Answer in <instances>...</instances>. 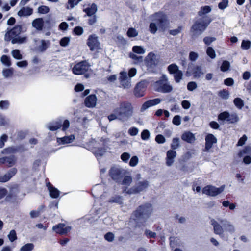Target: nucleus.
I'll list each match as a JSON object with an SVG mask.
<instances>
[{"label": "nucleus", "instance_id": "nucleus-43", "mask_svg": "<svg viewBox=\"0 0 251 251\" xmlns=\"http://www.w3.org/2000/svg\"><path fill=\"white\" fill-rule=\"evenodd\" d=\"M1 61L3 64L8 67L10 66L11 64L10 58L6 55L2 56L1 58Z\"/></svg>", "mask_w": 251, "mask_h": 251}, {"label": "nucleus", "instance_id": "nucleus-45", "mask_svg": "<svg viewBox=\"0 0 251 251\" xmlns=\"http://www.w3.org/2000/svg\"><path fill=\"white\" fill-rule=\"evenodd\" d=\"M219 96L223 99L227 100L229 98V93L227 90L223 89L219 92Z\"/></svg>", "mask_w": 251, "mask_h": 251}, {"label": "nucleus", "instance_id": "nucleus-4", "mask_svg": "<svg viewBox=\"0 0 251 251\" xmlns=\"http://www.w3.org/2000/svg\"><path fill=\"white\" fill-rule=\"evenodd\" d=\"M151 22L150 24V31L152 34H155L158 28L165 30L167 24V17L162 12H156L151 16Z\"/></svg>", "mask_w": 251, "mask_h": 251}, {"label": "nucleus", "instance_id": "nucleus-19", "mask_svg": "<svg viewBox=\"0 0 251 251\" xmlns=\"http://www.w3.org/2000/svg\"><path fill=\"white\" fill-rule=\"evenodd\" d=\"M176 152L173 150H170L167 152L166 164L168 166H171L174 162V159L176 156Z\"/></svg>", "mask_w": 251, "mask_h": 251}, {"label": "nucleus", "instance_id": "nucleus-1", "mask_svg": "<svg viewBox=\"0 0 251 251\" xmlns=\"http://www.w3.org/2000/svg\"><path fill=\"white\" fill-rule=\"evenodd\" d=\"M134 108L131 103L128 101H122L118 104V106L113 110V113L108 116L110 121L117 119L125 122L133 116Z\"/></svg>", "mask_w": 251, "mask_h": 251}, {"label": "nucleus", "instance_id": "nucleus-10", "mask_svg": "<svg viewBox=\"0 0 251 251\" xmlns=\"http://www.w3.org/2000/svg\"><path fill=\"white\" fill-rule=\"evenodd\" d=\"M225 187V185H222L219 188H217L212 185H207L202 189V193L210 196L214 197L223 192Z\"/></svg>", "mask_w": 251, "mask_h": 251}, {"label": "nucleus", "instance_id": "nucleus-8", "mask_svg": "<svg viewBox=\"0 0 251 251\" xmlns=\"http://www.w3.org/2000/svg\"><path fill=\"white\" fill-rule=\"evenodd\" d=\"M72 70L73 73L75 75H80L84 74L91 70V65L86 60L82 61L76 64Z\"/></svg>", "mask_w": 251, "mask_h": 251}, {"label": "nucleus", "instance_id": "nucleus-24", "mask_svg": "<svg viewBox=\"0 0 251 251\" xmlns=\"http://www.w3.org/2000/svg\"><path fill=\"white\" fill-rule=\"evenodd\" d=\"M33 13L32 8L29 7H23L18 12L20 17L29 16Z\"/></svg>", "mask_w": 251, "mask_h": 251}, {"label": "nucleus", "instance_id": "nucleus-32", "mask_svg": "<svg viewBox=\"0 0 251 251\" xmlns=\"http://www.w3.org/2000/svg\"><path fill=\"white\" fill-rule=\"evenodd\" d=\"M124 176V178L121 180V182L119 183V184L126 185V188H127L131 184L133 181L132 178L129 176Z\"/></svg>", "mask_w": 251, "mask_h": 251}, {"label": "nucleus", "instance_id": "nucleus-17", "mask_svg": "<svg viewBox=\"0 0 251 251\" xmlns=\"http://www.w3.org/2000/svg\"><path fill=\"white\" fill-rule=\"evenodd\" d=\"M53 230L60 234H65L70 232L71 227L66 226L64 224H59L52 228Z\"/></svg>", "mask_w": 251, "mask_h": 251}, {"label": "nucleus", "instance_id": "nucleus-7", "mask_svg": "<svg viewBox=\"0 0 251 251\" xmlns=\"http://www.w3.org/2000/svg\"><path fill=\"white\" fill-rule=\"evenodd\" d=\"M125 174V171L119 166L112 167L109 171V175L113 180L120 183Z\"/></svg>", "mask_w": 251, "mask_h": 251}, {"label": "nucleus", "instance_id": "nucleus-6", "mask_svg": "<svg viewBox=\"0 0 251 251\" xmlns=\"http://www.w3.org/2000/svg\"><path fill=\"white\" fill-rule=\"evenodd\" d=\"M211 22L212 19L209 17L196 21L190 29L192 37L196 38L201 35Z\"/></svg>", "mask_w": 251, "mask_h": 251}, {"label": "nucleus", "instance_id": "nucleus-14", "mask_svg": "<svg viewBox=\"0 0 251 251\" xmlns=\"http://www.w3.org/2000/svg\"><path fill=\"white\" fill-rule=\"evenodd\" d=\"M205 146L203 150L204 151L210 152V150L213 147V144L217 142V138L212 134H208L205 136Z\"/></svg>", "mask_w": 251, "mask_h": 251}, {"label": "nucleus", "instance_id": "nucleus-56", "mask_svg": "<svg viewBox=\"0 0 251 251\" xmlns=\"http://www.w3.org/2000/svg\"><path fill=\"white\" fill-rule=\"evenodd\" d=\"M38 10L39 13L45 14L48 13L49 12L50 9L48 6H41L38 7Z\"/></svg>", "mask_w": 251, "mask_h": 251}, {"label": "nucleus", "instance_id": "nucleus-55", "mask_svg": "<svg viewBox=\"0 0 251 251\" xmlns=\"http://www.w3.org/2000/svg\"><path fill=\"white\" fill-rule=\"evenodd\" d=\"M8 237L11 242H13L16 240L17 237L15 231L14 230H11L8 235Z\"/></svg>", "mask_w": 251, "mask_h": 251}, {"label": "nucleus", "instance_id": "nucleus-61", "mask_svg": "<svg viewBox=\"0 0 251 251\" xmlns=\"http://www.w3.org/2000/svg\"><path fill=\"white\" fill-rule=\"evenodd\" d=\"M216 40L215 37H205L203 39V42L206 45H210L212 42Z\"/></svg>", "mask_w": 251, "mask_h": 251}, {"label": "nucleus", "instance_id": "nucleus-52", "mask_svg": "<svg viewBox=\"0 0 251 251\" xmlns=\"http://www.w3.org/2000/svg\"><path fill=\"white\" fill-rule=\"evenodd\" d=\"M10 105L8 100H1L0 101V108L2 110L7 109Z\"/></svg>", "mask_w": 251, "mask_h": 251}, {"label": "nucleus", "instance_id": "nucleus-31", "mask_svg": "<svg viewBox=\"0 0 251 251\" xmlns=\"http://www.w3.org/2000/svg\"><path fill=\"white\" fill-rule=\"evenodd\" d=\"M41 44L37 48V50L41 52H44L48 48L50 45V41L48 40H42Z\"/></svg>", "mask_w": 251, "mask_h": 251}, {"label": "nucleus", "instance_id": "nucleus-58", "mask_svg": "<svg viewBox=\"0 0 251 251\" xmlns=\"http://www.w3.org/2000/svg\"><path fill=\"white\" fill-rule=\"evenodd\" d=\"M197 87V84L196 82L194 81H191L188 83L187 89L189 91H193L196 89Z\"/></svg>", "mask_w": 251, "mask_h": 251}, {"label": "nucleus", "instance_id": "nucleus-26", "mask_svg": "<svg viewBox=\"0 0 251 251\" xmlns=\"http://www.w3.org/2000/svg\"><path fill=\"white\" fill-rule=\"evenodd\" d=\"M97 6L95 3H92L90 7L83 9V11L85 12L87 14V15L89 17L95 15V14L97 12Z\"/></svg>", "mask_w": 251, "mask_h": 251}, {"label": "nucleus", "instance_id": "nucleus-57", "mask_svg": "<svg viewBox=\"0 0 251 251\" xmlns=\"http://www.w3.org/2000/svg\"><path fill=\"white\" fill-rule=\"evenodd\" d=\"M228 4V0H222V1L219 3L218 7L219 9L221 10H224L227 7Z\"/></svg>", "mask_w": 251, "mask_h": 251}, {"label": "nucleus", "instance_id": "nucleus-25", "mask_svg": "<svg viewBox=\"0 0 251 251\" xmlns=\"http://www.w3.org/2000/svg\"><path fill=\"white\" fill-rule=\"evenodd\" d=\"M75 139L74 135L64 136L62 138H58L57 141L59 144H65L72 143Z\"/></svg>", "mask_w": 251, "mask_h": 251}, {"label": "nucleus", "instance_id": "nucleus-42", "mask_svg": "<svg viewBox=\"0 0 251 251\" xmlns=\"http://www.w3.org/2000/svg\"><path fill=\"white\" fill-rule=\"evenodd\" d=\"M82 0H68V4L69 6H67V9H72Z\"/></svg>", "mask_w": 251, "mask_h": 251}, {"label": "nucleus", "instance_id": "nucleus-49", "mask_svg": "<svg viewBox=\"0 0 251 251\" xmlns=\"http://www.w3.org/2000/svg\"><path fill=\"white\" fill-rule=\"evenodd\" d=\"M12 55L16 59H21L22 58V55L20 53L19 50L15 49L12 51Z\"/></svg>", "mask_w": 251, "mask_h": 251}, {"label": "nucleus", "instance_id": "nucleus-2", "mask_svg": "<svg viewBox=\"0 0 251 251\" xmlns=\"http://www.w3.org/2000/svg\"><path fill=\"white\" fill-rule=\"evenodd\" d=\"M153 212V207L149 202L144 203L137 207L131 216V220L134 221L135 226H143Z\"/></svg>", "mask_w": 251, "mask_h": 251}, {"label": "nucleus", "instance_id": "nucleus-27", "mask_svg": "<svg viewBox=\"0 0 251 251\" xmlns=\"http://www.w3.org/2000/svg\"><path fill=\"white\" fill-rule=\"evenodd\" d=\"M181 138L183 140L189 143H193L196 139L194 135L190 132H186L182 135Z\"/></svg>", "mask_w": 251, "mask_h": 251}, {"label": "nucleus", "instance_id": "nucleus-59", "mask_svg": "<svg viewBox=\"0 0 251 251\" xmlns=\"http://www.w3.org/2000/svg\"><path fill=\"white\" fill-rule=\"evenodd\" d=\"M70 38L67 37H65L62 38L60 41V44L62 47L67 46L70 42Z\"/></svg>", "mask_w": 251, "mask_h": 251}, {"label": "nucleus", "instance_id": "nucleus-63", "mask_svg": "<svg viewBox=\"0 0 251 251\" xmlns=\"http://www.w3.org/2000/svg\"><path fill=\"white\" fill-rule=\"evenodd\" d=\"M117 43L120 45H125L126 44V40L122 36L119 35L117 37Z\"/></svg>", "mask_w": 251, "mask_h": 251}, {"label": "nucleus", "instance_id": "nucleus-48", "mask_svg": "<svg viewBox=\"0 0 251 251\" xmlns=\"http://www.w3.org/2000/svg\"><path fill=\"white\" fill-rule=\"evenodd\" d=\"M206 53L212 59H214L216 57L215 50L211 47H209L207 48L206 50Z\"/></svg>", "mask_w": 251, "mask_h": 251}, {"label": "nucleus", "instance_id": "nucleus-34", "mask_svg": "<svg viewBox=\"0 0 251 251\" xmlns=\"http://www.w3.org/2000/svg\"><path fill=\"white\" fill-rule=\"evenodd\" d=\"M168 70L171 74H175L178 71V67L175 64H172L168 66Z\"/></svg>", "mask_w": 251, "mask_h": 251}, {"label": "nucleus", "instance_id": "nucleus-60", "mask_svg": "<svg viewBox=\"0 0 251 251\" xmlns=\"http://www.w3.org/2000/svg\"><path fill=\"white\" fill-rule=\"evenodd\" d=\"M138 163V158L136 156H133L130 161H129V165L131 167H134L137 165Z\"/></svg>", "mask_w": 251, "mask_h": 251}, {"label": "nucleus", "instance_id": "nucleus-41", "mask_svg": "<svg viewBox=\"0 0 251 251\" xmlns=\"http://www.w3.org/2000/svg\"><path fill=\"white\" fill-rule=\"evenodd\" d=\"M138 35V31L134 28H129L127 32V35L130 37H135Z\"/></svg>", "mask_w": 251, "mask_h": 251}, {"label": "nucleus", "instance_id": "nucleus-9", "mask_svg": "<svg viewBox=\"0 0 251 251\" xmlns=\"http://www.w3.org/2000/svg\"><path fill=\"white\" fill-rule=\"evenodd\" d=\"M146 65L148 69H153L159 63V59L157 55L150 52L145 59Z\"/></svg>", "mask_w": 251, "mask_h": 251}, {"label": "nucleus", "instance_id": "nucleus-39", "mask_svg": "<svg viewBox=\"0 0 251 251\" xmlns=\"http://www.w3.org/2000/svg\"><path fill=\"white\" fill-rule=\"evenodd\" d=\"M211 11V8L209 6H205L201 8V10L198 12V14L199 16H202L209 13Z\"/></svg>", "mask_w": 251, "mask_h": 251}, {"label": "nucleus", "instance_id": "nucleus-46", "mask_svg": "<svg viewBox=\"0 0 251 251\" xmlns=\"http://www.w3.org/2000/svg\"><path fill=\"white\" fill-rule=\"evenodd\" d=\"M3 153L4 154H11V153H16V147L15 146H12L3 150L2 151Z\"/></svg>", "mask_w": 251, "mask_h": 251}, {"label": "nucleus", "instance_id": "nucleus-64", "mask_svg": "<svg viewBox=\"0 0 251 251\" xmlns=\"http://www.w3.org/2000/svg\"><path fill=\"white\" fill-rule=\"evenodd\" d=\"M70 122L68 120H65L63 123H62V130L65 131L70 126Z\"/></svg>", "mask_w": 251, "mask_h": 251}, {"label": "nucleus", "instance_id": "nucleus-11", "mask_svg": "<svg viewBox=\"0 0 251 251\" xmlns=\"http://www.w3.org/2000/svg\"><path fill=\"white\" fill-rule=\"evenodd\" d=\"M218 120L221 121L226 120L229 123L233 124L239 121V117L236 113L230 114L227 111H224L218 115Z\"/></svg>", "mask_w": 251, "mask_h": 251}, {"label": "nucleus", "instance_id": "nucleus-3", "mask_svg": "<svg viewBox=\"0 0 251 251\" xmlns=\"http://www.w3.org/2000/svg\"><path fill=\"white\" fill-rule=\"evenodd\" d=\"M210 224L213 226L214 233L221 237L223 236L224 231L232 234L235 231L234 225L226 219L218 218V221L212 219Z\"/></svg>", "mask_w": 251, "mask_h": 251}, {"label": "nucleus", "instance_id": "nucleus-22", "mask_svg": "<svg viewBox=\"0 0 251 251\" xmlns=\"http://www.w3.org/2000/svg\"><path fill=\"white\" fill-rule=\"evenodd\" d=\"M97 101V97L95 95H91L85 100V104L87 107H93L95 106Z\"/></svg>", "mask_w": 251, "mask_h": 251}, {"label": "nucleus", "instance_id": "nucleus-20", "mask_svg": "<svg viewBox=\"0 0 251 251\" xmlns=\"http://www.w3.org/2000/svg\"><path fill=\"white\" fill-rule=\"evenodd\" d=\"M161 101V100L159 98H156L148 100L144 103V104L142 105L141 108V111H144L151 106H154L160 103Z\"/></svg>", "mask_w": 251, "mask_h": 251}, {"label": "nucleus", "instance_id": "nucleus-51", "mask_svg": "<svg viewBox=\"0 0 251 251\" xmlns=\"http://www.w3.org/2000/svg\"><path fill=\"white\" fill-rule=\"evenodd\" d=\"M115 238L114 234L111 232H109L105 234L104 238L108 242H111L113 241Z\"/></svg>", "mask_w": 251, "mask_h": 251}, {"label": "nucleus", "instance_id": "nucleus-37", "mask_svg": "<svg viewBox=\"0 0 251 251\" xmlns=\"http://www.w3.org/2000/svg\"><path fill=\"white\" fill-rule=\"evenodd\" d=\"M2 75L4 78H7L11 77L13 75V69H6L2 71Z\"/></svg>", "mask_w": 251, "mask_h": 251}, {"label": "nucleus", "instance_id": "nucleus-18", "mask_svg": "<svg viewBox=\"0 0 251 251\" xmlns=\"http://www.w3.org/2000/svg\"><path fill=\"white\" fill-rule=\"evenodd\" d=\"M22 27L21 25H16L12 29L8 30L5 34V37L8 35L11 39L19 36L22 32Z\"/></svg>", "mask_w": 251, "mask_h": 251}, {"label": "nucleus", "instance_id": "nucleus-16", "mask_svg": "<svg viewBox=\"0 0 251 251\" xmlns=\"http://www.w3.org/2000/svg\"><path fill=\"white\" fill-rule=\"evenodd\" d=\"M120 84L124 89H129L131 87V80L127 76V74L126 72L120 73Z\"/></svg>", "mask_w": 251, "mask_h": 251}, {"label": "nucleus", "instance_id": "nucleus-15", "mask_svg": "<svg viewBox=\"0 0 251 251\" xmlns=\"http://www.w3.org/2000/svg\"><path fill=\"white\" fill-rule=\"evenodd\" d=\"M91 51L100 48V42L98 40V37L95 34L89 36L87 43Z\"/></svg>", "mask_w": 251, "mask_h": 251}, {"label": "nucleus", "instance_id": "nucleus-30", "mask_svg": "<svg viewBox=\"0 0 251 251\" xmlns=\"http://www.w3.org/2000/svg\"><path fill=\"white\" fill-rule=\"evenodd\" d=\"M27 42V37L26 36H17L12 39H11V43L13 44H22L23 43H25Z\"/></svg>", "mask_w": 251, "mask_h": 251}, {"label": "nucleus", "instance_id": "nucleus-35", "mask_svg": "<svg viewBox=\"0 0 251 251\" xmlns=\"http://www.w3.org/2000/svg\"><path fill=\"white\" fill-rule=\"evenodd\" d=\"M34 245L32 243H27L23 246L20 251H31L33 250Z\"/></svg>", "mask_w": 251, "mask_h": 251}, {"label": "nucleus", "instance_id": "nucleus-5", "mask_svg": "<svg viewBox=\"0 0 251 251\" xmlns=\"http://www.w3.org/2000/svg\"><path fill=\"white\" fill-rule=\"evenodd\" d=\"M150 187V182L142 178L140 174H137L134 178V185L128 189L126 193L128 194H137L145 192Z\"/></svg>", "mask_w": 251, "mask_h": 251}, {"label": "nucleus", "instance_id": "nucleus-44", "mask_svg": "<svg viewBox=\"0 0 251 251\" xmlns=\"http://www.w3.org/2000/svg\"><path fill=\"white\" fill-rule=\"evenodd\" d=\"M16 161V158L14 156H11L10 157H6V162L8 163L9 167L13 166Z\"/></svg>", "mask_w": 251, "mask_h": 251}, {"label": "nucleus", "instance_id": "nucleus-40", "mask_svg": "<svg viewBox=\"0 0 251 251\" xmlns=\"http://www.w3.org/2000/svg\"><path fill=\"white\" fill-rule=\"evenodd\" d=\"M180 140L178 138H173L172 143L171 145V148L174 150L177 149L180 146Z\"/></svg>", "mask_w": 251, "mask_h": 251}, {"label": "nucleus", "instance_id": "nucleus-53", "mask_svg": "<svg viewBox=\"0 0 251 251\" xmlns=\"http://www.w3.org/2000/svg\"><path fill=\"white\" fill-rule=\"evenodd\" d=\"M251 42L248 40H243L241 44V48L244 50H248L250 48Z\"/></svg>", "mask_w": 251, "mask_h": 251}, {"label": "nucleus", "instance_id": "nucleus-62", "mask_svg": "<svg viewBox=\"0 0 251 251\" xmlns=\"http://www.w3.org/2000/svg\"><path fill=\"white\" fill-rule=\"evenodd\" d=\"M155 141L159 144H163L165 142V138L161 134L157 135L155 137Z\"/></svg>", "mask_w": 251, "mask_h": 251}, {"label": "nucleus", "instance_id": "nucleus-21", "mask_svg": "<svg viewBox=\"0 0 251 251\" xmlns=\"http://www.w3.org/2000/svg\"><path fill=\"white\" fill-rule=\"evenodd\" d=\"M62 126V120L59 119L48 124L47 127L50 131H56L61 128Z\"/></svg>", "mask_w": 251, "mask_h": 251}, {"label": "nucleus", "instance_id": "nucleus-23", "mask_svg": "<svg viewBox=\"0 0 251 251\" xmlns=\"http://www.w3.org/2000/svg\"><path fill=\"white\" fill-rule=\"evenodd\" d=\"M48 190L49 191L50 196L52 198H57L59 197L60 191L51 184L49 182L47 184Z\"/></svg>", "mask_w": 251, "mask_h": 251}, {"label": "nucleus", "instance_id": "nucleus-12", "mask_svg": "<svg viewBox=\"0 0 251 251\" xmlns=\"http://www.w3.org/2000/svg\"><path fill=\"white\" fill-rule=\"evenodd\" d=\"M192 73L195 78L198 79L200 78L204 74L201 67L195 66L193 63H189L186 75Z\"/></svg>", "mask_w": 251, "mask_h": 251}, {"label": "nucleus", "instance_id": "nucleus-33", "mask_svg": "<svg viewBox=\"0 0 251 251\" xmlns=\"http://www.w3.org/2000/svg\"><path fill=\"white\" fill-rule=\"evenodd\" d=\"M123 198L120 196H115L111 197L109 200V202L110 203H117L119 204H122L123 203Z\"/></svg>", "mask_w": 251, "mask_h": 251}, {"label": "nucleus", "instance_id": "nucleus-38", "mask_svg": "<svg viewBox=\"0 0 251 251\" xmlns=\"http://www.w3.org/2000/svg\"><path fill=\"white\" fill-rule=\"evenodd\" d=\"M132 51L133 52L142 54L145 53V50L141 46H134L132 48Z\"/></svg>", "mask_w": 251, "mask_h": 251}, {"label": "nucleus", "instance_id": "nucleus-50", "mask_svg": "<svg viewBox=\"0 0 251 251\" xmlns=\"http://www.w3.org/2000/svg\"><path fill=\"white\" fill-rule=\"evenodd\" d=\"M230 67V63L227 61H224L220 67L221 70L223 72H226L228 70Z\"/></svg>", "mask_w": 251, "mask_h": 251}, {"label": "nucleus", "instance_id": "nucleus-54", "mask_svg": "<svg viewBox=\"0 0 251 251\" xmlns=\"http://www.w3.org/2000/svg\"><path fill=\"white\" fill-rule=\"evenodd\" d=\"M141 138L143 140H147L149 139L150 136V133L148 130H144L141 133Z\"/></svg>", "mask_w": 251, "mask_h": 251}, {"label": "nucleus", "instance_id": "nucleus-29", "mask_svg": "<svg viewBox=\"0 0 251 251\" xmlns=\"http://www.w3.org/2000/svg\"><path fill=\"white\" fill-rule=\"evenodd\" d=\"M134 94L137 97H141L144 96L143 84L138 83L134 89Z\"/></svg>", "mask_w": 251, "mask_h": 251}, {"label": "nucleus", "instance_id": "nucleus-47", "mask_svg": "<svg viewBox=\"0 0 251 251\" xmlns=\"http://www.w3.org/2000/svg\"><path fill=\"white\" fill-rule=\"evenodd\" d=\"M183 73L181 71H178L177 73L175 74L174 78L176 83H179L182 79Z\"/></svg>", "mask_w": 251, "mask_h": 251}, {"label": "nucleus", "instance_id": "nucleus-36", "mask_svg": "<svg viewBox=\"0 0 251 251\" xmlns=\"http://www.w3.org/2000/svg\"><path fill=\"white\" fill-rule=\"evenodd\" d=\"M234 104L239 109H241L244 106V101L240 98H236L233 100Z\"/></svg>", "mask_w": 251, "mask_h": 251}, {"label": "nucleus", "instance_id": "nucleus-13", "mask_svg": "<svg viewBox=\"0 0 251 251\" xmlns=\"http://www.w3.org/2000/svg\"><path fill=\"white\" fill-rule=\"evenodd\" d=\"M163 77L166 78L165 76H163ZM156 84L158 86L157 88L158 92L167 93L171 92L173 90L172 86L168 83L166 78H165V80L157 81Z\"/></svg>", "mask_w": 251, "mask_h": 251}, {"label": "nucleus", "instance_id": "nucleus-28", "mask_svg": "<svg viewBox=\"0 0 251 251\" xmlns=\"http://www.w3.org/2000/svg\"><path fill=\"white\" fill-rule=\"evenodd\" d=\"M32 25L37 30H41L44 26V20L42 18L35 19L33 21Z\"/></svg>", "mask_w": 251, "mask_h": 251}]
</instances>
